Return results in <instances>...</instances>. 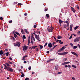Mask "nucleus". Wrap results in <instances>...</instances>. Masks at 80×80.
Segmentation results:
<instances>
[{
  "instance_id": "f257e3e1",
  "label": "nucleus",
  "mask_w": 80,
  "mask_h": 80,
  "mask_svg": "<svg viewBox=\"0 0 80 80\" xmlns=\"http://www.w3.org/2000/svg\"><path fill=\"white\" fill-rule=\"evenodd\" d=\"M34 35H35V38L37 39V40H39V39H40V37L39 36V35L36 34H35V33H32V36L31 37V43H32V45H33V40L34 42H35V38L33 37Z\"/></svg>"
},
{
  "instance_id": "f03ea898",
  "label": "nucleus",
  "mask_w": 80,
  "mask_h": 80,
  "mask_svg": "<svg viewBox=\"0 0 80 80\" xmlns=\"http://www.w3.org/2000/svg\"><path fill=\"white\" fill-rule=\"evenodd\" d=\"M20 42H17L16 43H14V46L15 47L18 46V47H20Z\"/></svg>"
},
{
  "instance_id": "7ed1b4c3",
  "label": "nucleus",
  "mask_w": 80,
  "mask_h": 80,
  "mask_svg": "<svg viewBox=\"0 0 80 80\" xmlns=\"http://www.w3.org/2000/svg\"><path fill=\"white\" fill-rule=\"evenodd\" d=\"M6 70H7L8 71H10V72H13V69L9 67L7 68Z\"/></svg>"
},
{
  "instance_id": "20e7f679",
  "label": "nucleus",
  "mask_w": 80,
  "mask_h": 80,
  "mask_svg": "<svg viewBox=\"0 0 80 80\" xmlns=\"http://www.w3.org/2000/svg\"><path fill=\"white\" fill-rule=\"evenodd\" d=\"M53 28L52 27H50L48 29V31L49 32H53Z\"/></svg>"
},
{
  "instance_id": "39448f33",
  "label": "nucleus",
  "mask_w": 80,
  "mask_h": 80,
  "mask_svg": "<svg viewBox=\"0 0 80 80\" xmlns=\"http://www.w3.org/2000/svg\"><path fill=\"white\" fill-rule=\"evenodd\" d=\"M80 37H78V38H76L74 39V42H79V41H80Z\"/></svg>"
},
{
  "instance_id": "423d86ee",
  "label": "nucleus",
  "mask_w": 80,
  "mask_h": 80,
  "mask_svg": "<svg viewBox=\"0 0 80 80\" xmlns=\"http://www.w3.org/2000/svg\"><path fill=\"white\" fill-rule=\"evenodd\" d=\"M71 53H72L73 55H75V56H76V57H78V54H77V53H76L75 52H72Z\"/></svg>"
},
{
  "instance_id": "0eeeda50",
  "label": "nucleus",
  "mask_w": 80,
  "mask_h": 80,
  "mask_svg": "<svg viewBox=\"0 0 80 80\" xmlns=\"http://www.w3.org/2000/svg\"><path fill=\"white\" fill-rule=\"evenodd\" d=\"M66 47H65L63 46V47H62L58 51V52H60L61 51H62L63 50H64V49L66 48Z\"/></svg>"
},
{
  "instance_id": "6e6552de",
  "label": "nucleus",
  "mask_w": 80,
  "mask_h": 80,
  "mask_svg": "<svg viewBox=\"0 0 80 80\" xmlns=\"http://www.w3.org/2000/svg\"><path fill=\"white\" fill-rule=\"evenodd\" d=\"M70 62H63L62 64V65H67L68 63H70Z\"/></svg>"
},
{
  "instance_id": "1a4fd4ad",
  "label": "nucleus",
  "mask_w": 80,
  "mask_h": 80,
  "mask_svg": "<svg viewBox=\"0 0 80 80\" xmlns=\"http://www.w3.org/2000/svg\"><path fill=\"white\" fill-rule=\"evenodd\" d=\"M27 50V47L26 46H24L23 48V51H25V50Z\"/></svg>"
},
{
  "instance_id": "9d476101",
  "label": "nucleus",
  "mask_w": 80,
  "mask_h": 80,
  "mask_svg": "<svg viewBox=\"0 0 80 80\" xmlns=\"http://www.w3.org/2000/svg\"><path fill=\"white\" fill-rule=\"evenodd\" d=\"M48 47L49 48H52V44L51 43H49L48 44Z\"/></svg>"
},
{
  "instance_id": "9b49d317",
  "label": "nucleus",
  "mask_w": 80,
  "mask_h": 80,
  "mask_svg": "<svg viewBox=\"0 0 80 80\" xmlns=\"http://www.w3.org/2000/svg\"><path fill=\"white\" fill-rule=\"evenodd\" d=\"M3 53L4 52L2 50L0 51V54L1 55V56H2V55L3 54Z\"/></svg>"
},
{
  "instance_id": "f8f14e48",
  "label": "nucleus",
  "mask_w": 80,
  "mask_h": 80,
  "mask_svg": "<svg viewBox=\"0 0 80 80\" xmlns=\"http://www.w3.org/2000/svg\"><path fill=\"white\" fill-rule=\"evenodd\" d=\"M37 46H33L31 48V49H35V48H37Z\"/></svg>"
},
{
  "instance_id": "ddd939ff",
  "label": "nucleus",
  "mask_w": 80,
  "mask_h": 80,
  "mask_svg": "<svg viewBox=\"0 0 80 80\" xmlns=\"http://www.w3.org/2000/svg\"><path fill=\"white\" fill-rule=\"evenodd\" d=\"M67 27H68V25H67L66 24H64L63 25V27L64 28H67Z\"/></svg>"
},
{
  "instance_id": "4468645a",
  "label": "nucleus",
  "mask_w": 80,
  "mask_h": 80,
  "mask_svg": "<svg viewBox=\"0 0 80 80\" xmlns=\"http://www.w3.org/2000/svg\"><path fill=\"white\" fill-rule=\"evenodd\" d=\"M71 10L74 13H75V12H76V11L75 10V9H74V8H71Z\"/></svg>"
},
{
  "instance_id": "2eb2a0df",
  "label": "nucleus",
  "mask_w": 80,
  "mask_h": 80,
  "mask_svg": "<svg viewBox=\"0 0 80 80\" xmlns=\"http://www.w3.org/2000/svg\"><path fill=\"white\" fill-rule=\"evenodd\" d=\"M65 23H66L67 25H68V27H69L70 25L69 24V23L68 22V21H65Z\"/></svg>"
},
{
  "instance_id": "dca6fc26",
  "label": "nucleus",
  "mask_w": 80,
  "mask_h": 80,
  "mask_svg": "<svg viewBox=\"0 0 80 80\" xmlns=\"http://www.w3.org/2000/svg\"><path fill=\"white\" fill-rule=\"evenodd\" d=\"M24 31L26 33H29V32H28V31H27V30L26 29H24Z\"/></svg>"
},
{
  "instance_id": "f3484780",
  "label": "nucleus",
  "mask_w": 80,
  "mask_h": 80,
  "mask_svg": "<svg viewBox=\"0 0 80 80\" xmlns=\"http://www.w3.org/2000/svg\"><path fill=\"white\" fill-rule=\"evenodd\" d=\"M78 48V47L77 46H74L73 47V50H75L76 48Z\"/></svg>"
},
{
  "instance_id": "a211bd4d",
  "label": "nucleus",
  "mask_w": 80,
  "mask_h": 80,
  "mask_svg": "<svg viewBox=\"0 0 80 80\" xmlns=\"http://www.w3.org/2000/svg\"><path fill=\"white\" fill-rule=\"evenodd\" d=\"M59 55H63V52H59L58 53Z\"/></svg>"
},
{
  "instance_id": "6ab92c4d",
  "label": "nucleus",
  "mask_w": 80,
  "mask_h": 80,
  "mask_svg": "<svg viewBox=\"0 0 80 80\" xmlns=\"http://www.w3.org/2000/svg\"><path fill=\"white\" fill-rule=\"evenodd\" d=\"M63 53V55H67V54H68V52H62Z\"/></svg>"
},
{
  "instance_id": "aec40b11",
  "label": "nucleus",
  "mask_w": 80,
  "mask_h": 80,
  "mask_svg": "<svg viewBox=\"0 0 80 80\" xmlns=\"http://www.w3.org/2000/svg\"><path fill=\"white\" fill-rule=\"evenodd\" d=\"M72 67L73 68H77V67H76V66L74 65H72Z\"/></svg>"
},
{
  "instance_id": "412c9836",
  "label": "nucleus",
  "mask_w": 80,
  "mask_h": 80,
  "mask_svg": "<svg viewBox=\"0 0 80 80\" xmlns=\"http://www.w3.org/2000/svg\"><path fill=\"white\" fill-rule=\"evenodd\" d=\"M59 23L61 24V23H62V21L61 20V19H59Z\"/></svg>"
},
{
  "instance_id": "4be33fe9",
  "label": "nucleus",
  "mask_w": 80,
  "mask_h": 80,
  "mask_svg": "<svg viewBox=\"0 0 80 80\" xmlns=\"http://www.w3.org/2000/svg\"><path fill=\"white\" fill-rule=\"evenodd\" d=\"M39 47H40V49H42L43 48V46L42 45H39Z\"/></svg>"
},
{
  "instance_id": "5701e85b",
  "label": "nucleus",
  "mask_w": 80,
  "mask_h": 80,
  "mask_svg": "<svg viewBox=\"0 0 80 80\" xmlns=\"http://www.w3.org/2000/svg\"><path fill=\"white\" fill-rule=\"evenodd\" d=\"M61 38H62V37L61 36H58V39H60Z\"/></svg>"
},
{
  "instance_id": "b1692460",
  "label": "nucleus",
  "mask_w": 80,
  "mask_h": 80,
  "mask_svg": "<svg viewBox=\"0 0 80 80\" xmlns=\"http://www.w3.org/2000/svg\"><path fill=\"white\" fill-rule=\"evenodd\" d=\"M46 17H47V18H49V17H50V15H49V14H46Z\"/></svg>"
},
{
  "instance_id": "393cba45",
  "label": "nucleus",
  "mask_w": 80,
  "mask_h": 80,
  "mask_svg": "<svg viewBox=\"0 0 80 80\" xmlns=\"http://www.w3.org/2000/svg\"><path fill=\"white\" fill-rule=\"evenodd\" d=\"M5 65H6L8 67H10V65H9V64L7 63H5Z\"/></svg>"
},
{
  "instance_id": "a878e982",
  "label": "nucleus",
  "mask_w": 80,
  "mask_h": 80,
  "mask_svg": "<svg viewBox=\"0 0 80 80\" xmlns=\"http://www.w3.org/2000/svg\"><path fill=\"white\" fill-rule=\"evenodd\" d=\"M3 65H4V66H5V69H7V68H8V67H7V66H6V65H5V64H3Z\"/></svg>"
},
{
  "instance_id": "bb28decb",
  "label": "nucleus",
  "mask_w": 80,
  "mask_h": 80,
  "mask_svg": "<svg viewBox=\"0 0 80 80\" xmlns=\"http://www.w3.org/2000/svg\"><path fill=\"white\" fill-rule=\"evenodd\" d=\"M15 33H16V34L18 35H19V36H20V34L18 32H16Z\"/></svg>"
},
{
  "instance_id": "cd10ccee",
  "label": "nucleus",
  "mask_w": 80,
  "mask_h": 80,
  "mask_svg": "<svg viewBox=\"0 0 80 80\" xmlns=\"http://www.w3.org/2000/svg\"><path fill=\"white\" fill-rule=\"evenodd\" d=\"M21 32L22 33V34H24V32H23V29H21Z\"/></svg>"
},
{
  "instance_id": "c85d7f7f",
  "label": "nucleus",
  "mask_w": 80,
  "mask_h": 80,
  "mask_svg": "<svg viewBox=\"0 0 80 80\" xmlns=\"http://www.w3.org/2000/svg\"><path fill=\"white\" fill-rule=\"evenodd\" d=\"M9 54V52H7V53H6V56H8V54Z\"/></svg>"
},
{
  "instance_id": "c756f323",
  "label": "nucleus",
  "mask_w": 80,
  "mask_h": 80,
  "mask_svg": "<svg viewBox=\"0 0 80 80\" xmlns=\"http://www.w3.org/2000/svg\"><path fill=\"white\" fill-rule=\"evenodd\" d=\"M23 39H25L26 38V37H25V36L23 35V38H22Z\"/></svg>"
},
{
  "instance_id": "7c9ffc66",
  "label": "nucleus",
  "mask_w": 80,
  "mask_h": 80,
  "mask_svg": "<svg viewBox=\"0 0 80 80\" xmlns=\"http://www.w3.org/2000/svg\"><path fill=\"white\" fill-rule=\"evenodd\" d=\"M79 27L78 26H76L75 28H74V29L75 30H77V28H78Z\"/></svg>"
},
{
  "instance_id": "2f4dec72",
  "label": "nucleus",
  "mask_w": 80,
  "mask_h": 80,
  "mask_svg": "<svg viewBox=\"0 0 80 80\" xmlns=\"http://www.w3.org/2000/svg\"><path fill=\"white\" fill-rule=\"evenodd\" d=\"M8 62L9 63V64H10L11 65H12L13 64L12 63V62L10 61H8Z\"/></svg>"
},
{
  "instance_id": "473e14b6",
  "label": "nucleus",
  "mask_w": 80,
  "mask_h": 80,
  "mask_svg": "<svg viewBox=\"0 0 80 80\" xmlns=\"http://www.w3.org/2000/svg\"><path fill=\"white\" fill-rule=\"evenodd\" d=\"M18 6H20L21 5H22V4L21 3H18Z\"/></svg>"
},
{
  "instance_id": "72a5a7b5",
  "label": "nucleus",
  "mask_w": 80,
  "mask_h": 80,
  "mask_svg": "<svg viewBox=\"0 0 80 80\" xmlns=\"http://www.w3.org/2000/svg\"><path fill=\"white\" fill-rule=\"evenodd\" d=\"M45 10H44L45 12H47L48 10V8H45Z\"/></svg>"
},
{
  "instance_id": "f704fd0d",
  "label": "nucleus",
  "mask_w": 80,
  "mask_h": 80,
  "mask_svg": "<svg viewBox=\"0 0 80 80\" xmlns=\"http://www.w3.org/2000/svg\"><path fill=\"white\" fill-rule=\"evenodd\" d=\"M24 76H25V74H22L21 77H23Z\"/></svg>"
},
{
  "instance_id": "c9c22d12",
  "label": "nucleus",
  "mask_w": 80,
  "mask_h": 80,
  "mask_svg": "<svg viewBox=\"0 0 80 80\" xmlns=\"http://www.w3.org/2000/svg\"><path fill=\"white\" fill-rule=\"evenodd\" d=\"M74 35L75 37H77V35L76 34H72L71 35V36H72L73 35Z\"/></svg>"
},
{
  "instance_id": "e433bc0d",
  "label": "nucleus",
  "mask_w": 80,
  "mask_h": 80,
  "mask_svg": "<svg viewBox=\"0 0 80 80\" xmlns=\"http://www.w3.org/2000/svg\"><path fill=\"white\" fill-rule=\"evenodd\" d=\"M51 62L50 59H49V60L47 61V63H48L49 62Z\"/></svg>"
},
{
  "instance_id": "4c0bfd02",
  "label": "nucleus",
  "mask_w": 80,
  "mask_h": 80,
  "mask_svg": "<svg viewBox=\"0 0 80 80\" xmlns=\"http://www.w3.org/2000/svg\"><path fill=\"white\" fill-rule=\"evenodd\" d=\"M14 35L15 38H17V35H16L15 34H14Z\"/></svg>"
},
{
  "instance_id": "58836bf2",
  "label": "nucleus",
  "mask_w": 80,
  "mask_h": 80,
  "mask_svg": "<svg viewBox=\"0 0 80 80\" xmlns=\"http://www.w3.org/2000/svg\"><path fill=\"white\" fill-rule=\"evenodd\" d=\"M48 44V43H47V42L45 44V45L44 46V47H46V46Z\"/></svg>"
},
{
  "instance_id": "ea45409f",
  "label": "nucleus",
  "mask_w": 80,
  "mask_h": 80,
  "mask_svg": "<svg viewBox=\"0 0 80 80\" xmlns=\"http://www.w3.org/2000/svg\"><path fill=\"white\" fill-rule=\"evenodd\" d=\"M73 24H71L70 26V28H72V27H73Z\"/></svg>"
},
{
  "instance_id": "a19ab883",
  "label": "nucleus",
  "mask_w": 80,
  "mask_h": 80,
  "mask_svg": "<svg viewBox=\"0 0 80 80\" xmlns=\"http://www.w3.org/2000/svg\"><path fill=\"white\" fill-rule=\"evenodd\" d=\"M50 60H51V61H53V60H55V58L52 59H50Z\"/></svg>"
},
{
  "instance_id": "79ce46f5",
  "label": "nucleus",
  "mask_w": 80,
  "mask_h": 80,
  "mask_svg": "<svg viewBox=\"0 0 80 80\" xmlns=\"http://www.w3.org/2000/svg\"><path fill=\"white\" fill-rule=\"evenodd\" d=\"M32 68H31V67H29L28 68V69L29 70H30Z\"/></svg>"
},
{
  "instance_id": "37998d69",
  "label": "nucleus",
  "mask_w": 80,
  "mask_h": 80,
  "mask_svg": "<svg viewBox=\"0 0 80 80\" xmlns=\"http://www.w3.org/2000/svg\"><path fill=\"white\" fill-rule=\"evenodd\" d=\"M54 48L53 47L51 50V51H53V49H54Z\"/></svg>"
},
{
  "instance_id": "c03bdc74",
  "label": "nucleus",
  "mask_w": 80,
  "mask_h": 80,
  "mask_svg": "<svg viewBox=\"0 0 80 80\" xmlns=\"http://www.w3.org/2000/svg\"><path fill=\"white\" fill-rule=\"evenodd\" d=\"M25 57H24V56L23 57V58H22L23 60H24V61H25Z\"/></svg>"
},
{
  "instance_id": "a18cd8bd",
  "label": "nucleus",
  "mask_w": 80,
  "mask_h": 80,
  "mask_svg": "<svg viewBox=\"0 0 80 80\" xmlns=\"http://www.w3.org/2000/svg\"><path fill=\"white\" fill-rule=\"evenodd\" d=\"M72 78V80H75V78L74 77H72V78Z\"/></svg>"
},
{
  "instance_id": "49530a36",
  "label": "nucleus",
  "mask_w": 80,
  "mask_h": 80,
  "mask_svg": "<svg viewBox=\"0 0 80 80\" xmlns=\"http://www.w3.org/2000/svg\"><path fill=\"white\" fill-rule=\"evenodd\" d=\"M62 73V72H58V74H61Z\"/></svg>"
},
{
  "instance_id": "de8ad7c7",
  "label": "nucleus",
  "mask_w": 80,
  "mask_h": 80,
  "mask_svg": "<svg viewBox=\"0 0 80 80\" xmlns=\"http://www.w3.org/2000/svg\"><path fill=\"white\" fill-rule=\"evenodd\" d=\"M68 68H71V66H70V65H68Z\"/></svg>"
},
{
  "instance_id": "09e8293b",
  "label": "nucleus",
  "mask_w": 80,
  "mask_h": 80,
  "mask_svg": "<svg viewBox=\"0 0 80 80\" xmlns=\"http://www.w3.org/2000/svg\"><path fill=\"white\" fill-rule=\"evenodd\" d=\"M70 45L71 46H72V47H73V44L72 43H71L70 44Z\"/></svg>"
},
{
  "instance_id": "8fccbe9b",
  "label": "nucleus",
  "mask_w": 80,
  "mask_h": 80,
  "mask_svg": "<svg viewBox=\"0 0 80 80\" xmlns=\"http://www.w3.org/2000/svg\"><path fill=\"white\" fill-rule=\"evenodd\" d=\"M36 27H37V25H34V28H36Z\"/></svg>"
},
{
  "instance_id": "3c124183",
  "label": "nucleus",
  "mask_w": 80,
  "mask_h": 80,
  "mask_svg": "<svg viewBox=\"0 0 80 80\" xmlns=\"http://www.w3.org/2000/svg\"><path fill=\"white\" fill-rule=\"evenodd\" d=\"M78 35H80V31L78 32Z\"/></svg>"
},
{
  "instance_id": "603ef678",
  "label": "nucleus",
  "mask_w": 80,
  "mask_h": 80,
  "mask_svg": "<svg viewBox=\"0 0 80 80\" xmlns=\"http://www.w3.org/2000/svg\"><path fill=\"white\" fill-rule=\"evenodd\" d=\"M29 78H26L25 79V80H29Z\"/></svg>"
},
{
  "instance_id": "864d4df0",
  "label": "nucleus",
  "mask_w": 80,
  "mask_h": 80,
  "mask_svg": "<svg viewBox=\"0 0 80 80\" xmlns=\"http://www.w3.org/2000/svg\"><path fill=\"white\" fill-rule=\"evenodd\" d=\"M0 19L1 20H3V18L2 17H1L0 18Z\"/></svg>"
},
{
  "instance_id": "5fc2aeb1",
  "label": "nucleus",
  "mask_w": 80,
  "mask_h": 80,
  "mask_svg": "<svg viewBox=\"0 0 80 80\" xmlns=\"http://www.w3.org/2000/svg\"><path fill=\"white\" fill-rule=\"evenodd\" d=\"M64 67L65 68H67V67H68V66L66 65H65Z\"/></svg>"
},
{
  "instance_id": "6e6d98bb",
  "label": "nucleus",
  "mask_w": 80,
  "mask_h": 80,
  "mask_svg": "<svg viewBox=\"0 0 80 80\" xmlns=\"http://www.w3.org/2000/svg\"><path fill=\"white\" fill-rule=\"evenodd\" d=\"M9 22L10 23H12V20H11L10 21H9Z\"/></svg>"
},
{
  "instance_id": "4d7b16f0",
  "label": "nucleus",
  "mask_w": 80,
  "mask_h": 80,
  "mask_svg": "<svg viewBox=\"0 0 80 80\" xmlns=\"http://www.w3.org/2000/svg\"><path fill=\"white\" fill-rule=\"evenodd\" d=\"M57 46V45L54 46V47H53V48H55Z\"/></svg>"
},
{
  "instance_id": "13d9d810",
  "label": "nucleus",
  "mask_w": 80,
  "mask_h": 80,
  "mask_svg": "<svg viewBox=\"0 0 80 80\" xmlns=\"http://www.w3.org/2000/svg\"><path fill=\"white\" fill-rule=\"evenodd\" d=\"M55 44V42H53L52 43V45H53V46H54Z\"/></svg>"
},
{
  "instance_id": "bf43d9fd",
  "label": "nucleus",
  "mask_w": 80,
  "mask_h": 80,
  "mask_svg": "<svg viewBox=\"0 0 80 80\" xmlns=\"http://www.w3.org/2000/svg\"><path fill=\"white\" fill-rule=\"evenodd\" d=\"M72 36H70L69 38V39H72Z\"/></svg>"
},
{
  "instance_id": "052dcab7",
  "label": "nucleus",
  "mask_w": 80,
  "mask_h": 80,
  "mask_svg": "<svg viewBox=\"0 0 80 80\" xmlns=\"http://www.w3.org/2000/svg\"><path fill=\"white\" fill-rule=\"evenodd\" d=\"M67 60V59L66 58H64V60H65V61H66V60Z\"/></svg>"
},
{
  "instance_id": "680f3d73",
  "label": "nucleus",
  "mask_w": 80,
  "mask_h": 80,
  "mask_svg": "<svg viewBox=\"0 0 80 80\" xmlns=\"http://www.w3.org/2000/svg\"><path fill=\"white\" fill-rule=\"evenodd\" d=\"M23 63H27V61H24L23 62Z\"/></svg>"
},
{
  "instance_id": "e2e57ef3",
  "label": "nucleus",
  "mask_w": 80,
  "mask_h": 80,
  "mask_svg": "<svg viewBox=\"0 0 80 80\" xmlns=\"http://www.w3.org/2000/svg\"><path fill=\"white\" fill-rule=\"evenodd\" d=\"M50 53V52L49 51H47V53Z\"/></svg>"
},
{
  "instance_id": "0e129e2a",
  "label": "nucleus",
  "mask_w": 80,
  "mask_h": 80,
  "mask_svg": "<svg viewBox=\"0 0 80 80\" xmlns=\"http://www.w3.org/2000/svg\"><path fill=\"white\" fill-rule=\"evenodd\" d=\"M24 15L25 16H27V13H25L24 14Z\"/></svg>"
},
{
  "instance_id": "69168bd1",
  "label": "nucleus",
  "mask_w": 80,
  "mask_h": 80,
  "mask_svg": "<svg viewBox=\"0 0 80 80\" xmlns=\"http://www.w3.org/2000/svg\"><path fill=\"white\" fill-rule=\"evenodd\" d=\"M70 31H72V28H70Z\"/></svg>"
},
{
  "instance_id": "338daca9",
  "label": "nucleus",
  "mask_w": 80,
  "mask_h": 80,
  "mask_svg": "<svg viewBox=\"0 0 80 80\" xmlns=\"http://www.w3.org/2000/svg\"><path fill=\"white\" fill-rule=\"evenodd\" d=\"M9 58V59H10V60H12V58H11V57Z\"/></svg>"
},
{
  "instance_id": "774afa93",
  "label": "nucleus",
  "mask_w": 80,
  "mask_h": 80,
  "mask_svg": "<svg viewBox=\"0 0 80 80\" xmlns=\"http://www.w3.org/2000/svg\"><path fill=\"white\" fill-rule=\"evenodd\" d=\"M36 50L37 51H38V48H37Z\"/></svg>"
}]
</instances>
